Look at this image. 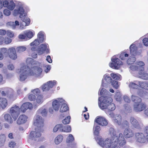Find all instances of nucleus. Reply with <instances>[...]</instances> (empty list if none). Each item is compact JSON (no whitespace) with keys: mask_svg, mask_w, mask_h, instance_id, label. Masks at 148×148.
Masks as SVG:
<instances>
[{"mask_svg":"<svg viewBox=\"0 0 148 148\" xmlns=\"http://www.w3.org/2000/svg\"><path fill=\"white\" fill-rule=\"evenodd\" d=\"M121 121L122 118L121 116H118L116 118L114 119V122L119 125L121 124Z\"/></svg>","mask_w":148,"mask_h":148,"instance_id":"obj_45","label":"nucleus"},{"mask_svg":"<svg viewBox=\"0 0 148 148\" xmlns=\"http://www.w3.org/2000/svg\"><path fill=\"white\" fill-rule=\"evenodd\" d=\"M143 42L145 46H148V38H144L143 40Z\"/></svg>","mask_w":148,"mask_h":148,"instance_id":"obj_52","label":"nucleus"},{"mask_svg":"<svg viewBox=\"0 0 148 148\" xmlns=\"http://www.w3.org/2000/svg\"><path fill=\"white\" fill-rule=\"evenodd\" d=\"M136 82H138V81H134V82L130 83L129 86L130 88L136 89L138 88V83Z\"/></svg>","mask_w":148,"mask_h":148,"instance_id":"obj_29","label":"nucleus"},{"mask_svg":"<svg viewBox=\"0 0 148 148\" xmlns=\"http://www.w3.org/2000/svg\"><path fill=\"white\" fill-rule=\"evenodd\" d=\"M71 117L69 116H68L64 119L62 120V123L64 124H69L70 121Z\"/></svg>","mask_w":148,"mask_h":148,"instance_id":"obj_41","label":"nucleus"},{"mask_svg":"<svg viewBox=\"0 0 148 148\" xmlns=\"http://www.w3.org/2000/svg\"><path fill=\"white\" fill-rule=\"evenodd\" d=\"M134 135V132L130 129H125L123 132L124 136L126 138H129L132 137Z\"/></svg>","mask_w":148,"mask_h":148,"instance_id":"obj_21","label":"nucleus"},{"mask_svg":"<svg viewBox=\"0 0 148 148\" xmlns=\"http://www.w3.org/2000/svg\"><path fill=\"white\" fill-rule=\"evenodd\" d=\"M21 111L20 108L16 105L10 108V112L14 121L16 120Z\"/></svg>","mask_w":148,"mask_h":148,"instance_id":"obj_11","label":"nucleus"},{"mask_svg":"<svg viewBox=\"0 0 148 148\" xmlns=\"http://www.w3.org/2000/svg\"><path fill=\"white\" fill-rule=\"evenodd\" d=\"M129 55V54L127 53L126 52H124L120 54L119 58L122 60H126Z\"/></svg>","mask_w":148,"mask_h":148,"instance_id":"obj_31","label":"nucleus"},{"mask_svg":"<svg viewBox=\"0 0 148 148\" xmlns=\"http://www.w3.org/2000/svg\"><path fill=\"white\" fill-rule=\"evenodd\" d=\"M49 45L47 43L41 44L38 49L37 52L38 55H41L45 52L48 53L49 52V50L48 48Z\"/></svg>","mask_w":148,"mask_h":148,"instance_id":"obj_12","label":"nucleus"},{"mask_svg":"<svg viewBox=\"0 0 148 148\" xmlns=\"http://www.w3.org/2000/svg\"><path fill=\"white\" fill-rule=\"evenodd\" d=\"M64 101L63 103L61 104V108L60 109V111L61 112H65L69 110V108L67 105L64 103Z\"/></svg>","mask_w":148,"mask_h":148,"instance_id":"obj_27","label":"nucleus"},{"mask_svg":"<svg viewBox=\"0 0 148 148\" xmlns=\"http://www.w3.org/2000/svg\"><path fill=\"white\" fill-rule=\"evenodd\" d=\"M16 145V143L14 142L11 141L9 144V146L12 148H14Z\"/></svg>","mask_w":148,"mask_h":148,"instance_id":"obj_56","label":"nucleus"},{"mask_svg":"<svg viewBox=\"0 0 148 148\" xmlns=\"http://www.w3.org/2000/svg\"><path fill=\"white\" fill-rule=\"evenodd\" d=\"M23 21L25 22V25L27 26L29 25L30 23V20L29 18H26L25 19H24L23 20Z\"/></svg>","mask_w":148,"mask_h":148,"instance_id":"obj_53","label":"nucleus"},{"mask_svg":"<svg viewBox=\"0 0 148 148\" xmlns=\"http://www.w3.org/2000/svg\"><path fill=\"white\" fill-rule=\"evenodd\" d=\"M110 83H112V85L114 88H115L116 89L118 88L119 85L118 81L114 80L113 81L112 80V82H110Z\"/></svg>","mask_w":148,"mask_h":148,"instance_id":"obj_42","label":"nucleus"},{"mask_svg":"<svg viewBox=\"0 0 148 148\" xmlns=\"http://www.w3.org/2000/svg\"><path fill=\"white\" fill-rule=\"evenodd\" d=\"M136 82L138 83V88L140 87L148 90V82H140L138 81V82Z\"/></svg>","mask_w":148,"mask_h":148,"instance_id":"obj_23","label":"nucleus"},{"mask_svg":"<svg viewBox=\"0 0 148 148\" xmlns=\"http://www.w3.org/2000/svg\"><path fill=\"white\" fill-rule=\"evenodd\" d=\"M95 122L102 126H106L108 124V121L105 118L99 116L96 117Z\"/></svg>","mask_w":148,"mask_h":148,"instance_id":"obj_17","label":"nucleus"},{"mask_svg":"<svg viewBox=\"0 0 148 148\" xmlns=\"http://www.w3.org/2000/svg\"><path fill=\"white\" fill-rule=\"evenodd\" d=\"M56 81L55 80L48 82L47 84H44L42 86V89L43 91H48L50 88H52L56 84Z\"/></svg>","mask_w":148,"mask_h":148,"instance_id":"obj_15","label":"nucleus"},{"mask_svg":"<svg viewBox=\"0 0 148 148\" xmlns=\"http://www.w3.org/2000/svg\"><path fill=\"white\" fill-rule=\"evenodd\" d=\"M28 99L30 101H34L36 99V96L32 93H29L28 94Z\"/></svg>","mask_w":148,"mask_h":148,"instance_id":"obj_38","label":"nucleus"},{"mask_svg":"<svg viewBox=\"0 0 148 148\" xmlns=\"http://www.w3.org/2000/svg\"><path fill=\"white\" fill-rule=\"evenodd\" d=\"M8 105L7 101L6 98L0 97V107L5 108Z\"/></svg>","mask_w":148,"mask_h":148,"instance_id":"obj_24","label":"nucleus"},{"mask_svg":"<svg viewBox=\"0 0 148 148\" xmlns=\"http://www.w3.org/2000/svg\"><path fill=\"white\" fill-rule=\"evenodd\" d=\"M43 96L42 95H38L36 99V102L38 104L41 103L43 101Z\"/></svg>","mask_w":148,"mask_h":148,"instance_id":"obj_34","label":"nucleus"},{"mask_svg":"<svg viewBox=\"0 0 148 148\" xmlns=\"http://www.w3.org/2000/svg\"><path fill=\"white\" fill-rule=\"evenodd\" d=\"M26 48L24 47H19L17 48V52L21 53L25 51L26 50Z\"/></svg>","mask_w":148,"mask_h":148,"instance_id":"obj_47","label":"nucleus"},{"mask_svg":"<svg viewBox=\"0 0 148 148\" xmlns=\"http://www.w3.org/2000/svg\"><path fill=\"white\" fill-rule=\"evenodd\" d=\"M10 11L7 9H4L3 10L4 14L7 16H9L11 14Z\"/></svg>","mask_w":148,"mask_h":148,"instance_id":"obj_51","label":"nucleus"},{"mask_svg":"<svg viewBox=\"0 0 148 148\" xmlns=\"http://www.w3.org/2000/svg\"><path fill=\"white\" fill-rule=\"evenodd\" d=\"M9 3L7 1H5L3 2V5L4 7L7 8L8 5L9 4Z\"/></svg>","mask_w":148,"mask_h":148,"instance_id":"obj_55","label":"nucleus"},{"mask_svg":"<svg viewBox=\"0 0 148 148\" xmlns=\"http://www.w3.org/2000/svg\"><path fill=\"white\" fill-rule=\"evenodd\" d=\"M104 79L108 83L110 82H112V79L111 77L108 75H106L104 76Z\"/></svg>","mask_w":148,"mask_h":148,"instance_id":"obj_48","label":"nucleus"},{"mask_svg":"<svg viewBox=\"0 0 148 148\" xmlns=\"http://www.w3.org/2000/svg\"><path fill=\"white\" fill-rule=\"evenodd\" d=\"M11 115L8 114H6L4 115V119L5 121L10 124H12L13 122V120L11 117Z\"/></svg>","mask_w":148,"mask_h":148,"instance_id":"obj_26","label":"nucleus"},{"mask_svg":"<svg viewBox=\"0 0 148 148\" xmlns=\"http://www.w3.org/2000/svg\"><path fill=\"white\" fill-rule=\"evenodd\" d=\"M1 94L3 96H7L10 99H12L13 97V95H10V96H8V95L9 94V91L8 89L5 90L4 91H2Z\"/></svg>","mask_w":148,"mask_h":148,"instance_id":"obj_30","label":"nucleus"},{"mask_svg":"<svg viewBox=\"0 0 148 148\" xmlns=\"http://www.w3.org/2000/svg\"><path fill=\"white\" fill-rule=\"evenodd\" d=\"M4 42L6 45H8L12 41V40L11 39L6 37H5L4 38Z\"/></svg>","mask_w":148,"mask_h":148,"instance_id":"obj_44","label":"nucleus"},{"mask_svg":"<svg viewBox=\"0 0 148 148\" xmlns=\"http://www.w3.org/2000/svg\"><path fill=\"white\" fill-rule=\"evenodd\" d=\"M58 130L63 132H69L71 131V127L69 125L63 126L62 124H58L54 127L53 131L56 132Z\"/></svg>","mask_w":148,"mask_h":148,"instance_id":"obj_10","label":"nucleus"},{"mask_svg":"<svg viewBox=\"0 0 148 148\" xmlns=\"http://www.w3.org/2000/svg\"><path fill=\"white\" fill-rule=\"evenodd\" d=\"M130 122L133 127L136 128H139L140 127V125L139 123L134 117H130Z\"/></svg>","mask_w":148,"mask_h":148,"instance_id":"obj_20","label":"nucleus"},{"mask_svg":"<svg viewBox=\"0 0 148 148\" xmlns=\"http://www.w3.org/2000/svg\"><path fill=\"white\" fill-rule=\"evenodd\" d=\"M131 99L132 101L134 103V104H137L142 102V100L140 97L132 95L131 96Z\"/></svg>","mask_w":148,"mask_h":148,"instance_id":"obj_25","label":"nucleus"},{"mask_svg":"<svg viewBox=\"0 0 148 148\" xmlns=\"http://www.w3.org/2000/svg\"><path fill=\"white\" fill-rule=\"evenodd\" d=\"M26 36L25 34H20L18 36V38L21 39H25Z\"/></svg>","mask_w":148,"mask_h":148,"instance_id":"obj_58","label":"nucleus"},{"mask_svg":"<svg viewBox=\"0 0 148 148\" xmlns=\"http://www.w3.org/2000/svg\"><path fill=\"white\" fill-rule=\"evenodd\" d=\"M26 62L28 66L31 67V68H34L36 74L38 75H40L42 71V69L39 67L36 66H40V63L34 61L33 59L31 58H28L26 60Z\"/></svg>","mask_w":148,"mask_h":148,"instance_id":"obj_5","label":"nucleus"},{"mask_svg":"<svg viewBox=\"0 0 148 148\" xmlns=\"http://www.w3.org/2000/svg\"><path fill=\"white\" fill-rule=\"evenodd\" d=\"M100 127L99 126H97L95 127V129L94 131V134L95 136V139L97 143L102 147H105L106 148H110L111 146V141L116 139V138L114 137V138H112V139H110L109 138H107L104 141L101 136L99 135V131L100 130Z\"/></svg>","mask_w":148,"mask_h":148,"instance_id":"obj_2","label":"nucleus"},{"mask_svg":"<svg viewBox=\"0 0 148 148\" xmlns=\"http://www.w3.org/2000/svg\"><path fill=\"white\" fill-rule=\"evenodd\" d=\"M31 92L32 94H34V95H39L40 91V90L38 88H36L32 90L31 91Z\"/></svg>","mask_w":148,"mask_h":148,"instance_id":"obj_39","label":"nucleus"},{"mask_svg":"<svg viewBox=\"0 0 148 148\" xmlns=\"http://www.w3.org/2000/svg\"><path fill=\"white\" fill-rule=\"evenodd\" d=\"M25 10L23 7L20 6L17 9H15L14 11L13 14L14 16H16L20 14V17L21 18L24 14Z\"/></svg>","mask_w":148,"mask_h":148,"instance_id":"obj_22","label":"nucleus"},{"mask_svg":"<svg viewBox=\"0 0 148 148\" xmlns=\"http://www.w3.org/2000/svg\"><path fill=\"white\" fill-rule=\"evenodd\" d=\"M112 62L109 64L110 66L112 68L115 69H118L121 65L123 64V63L118 58L113 57L111 58Z\"/></svg>","mask_w":148,"mask_h":148,"instance_id":"obj_9","label":"nucleus"},{"mask_svg":"<svg viewBox=\"0 0 148 148\" xmlns=\"http://www.w3.org/2000/svg\"><path fill=\"white\" fill-rule=\"evenodd\" d=\"M27 117L25 114L21 115L17 121V123L19 125L23 124L27 121Z\"/></svg>","mask_w":148,"mask_h":148,"instance_id":"obj_19","label":"nucleus"},{"mask_svg":"<svg viewBox=\"0 0 148 148\" xmlns=\"http://www.w3.org/2000/svg\"><path fill=\"white\" fill-rule=\"evenodd\" d=\"M145 63L142 61L137 62L135 65H132L130 66V69L133 71H139L138 73L140 77L143 79H148V73L144 71V66Z\"/></svg>","mask_w":148,"mask_h":148,"instance_id":"obj_4","label":"nucleus"},{"mask_svg":"<svg viewBox=\"0 0 148 148\" xmlns=\"http://www.w3.org/2000/svg\"><path fill=\"white\" fill-rule=\"evenodd\" d=\"M5 136L4 134L0 135V145L3 144L5 140Z\"/></svg>","mask_w":148,"mask_h":148,"instance_id":"obj_40","label":"nucleus"},{"mask_svg":"<svg viewBox=\"0 0 148 148\" xmlns=\"http://www.w3.org/2000/svg\"><path fill=\"white\" fill-rule=\"evenodd\" d=\"M38 112L44 117L46 116L47 115V112L46 109H40L38 110Z\"/></svg>","mask_w":148,"mask_h":148,"instance_id":"obj_32","label":"nucleus"},{"mask_svg":"<svg viewBox=\"0 0 148 148\" xmlns=\"http://www.w3.org/2000/svg\"><path fill=\"white\" fill-rule=\"evenodd\" d=\"M125 108L127 112L130 113L132 112V109L131 107L128 106L127 104H125Z\"/></svg>","mask_w":148,"mask_h":148,"instance_id":"obj_46","label":"nucleus"},{"mask_svg":"<svg viewBox=\"0 0 148 148\" xmlns=\"http://www.w3.org/2000/svg\"><path fill=\"white\" fill-rule=\"evenodd\" d=\"M46 60L49 63H51L52 62V60L50 56L49 55L47 56Z\"/></svg>","mask_w":148,"mask_h":148,"instance_id":"obj_59","label":"nucleus"},{"mask_svg":"<svg viewBox=\"0 0 148 148\" xmlns=\"http://www.w3.org/2000/svg\"><path fill=\"white\" fill-rule=\"evenodd\" d=\"M129 49L130 54L133 56H130L127 60V64L130 65L134 63L136 61L135 56L138 54L137 48L135 44H132L130 46Z\"/></svg>","mask_w":148,"mask_h":148,"instance_id":"obj_6","label":"nucleus"},{"mask_svg":"<svg viewBox=\"0 0 148 148\" xmlns=\"http://www.w3.org/2000/svg\"><path fill=\"white\" fill-rule=\"evenodd\" d=\"M6 33L7 35L10 38L13 37L14 36V33L10 30H7Z\"/></svg>","mask_w":148,"mask_h":148,"instance_id":"obj_49","label":"nucleus"},{"mask_svg":"<svg viewBox=\"0 0 148 148\" xmlns=\"http://www.w3.org/2000/svg\"><path fill=\"white\" fill-rule=\"evenodd\" d=\"M7 25L11 27L12 29H15V26L14 25V22H9L7 23Z\"/></svg>","mask_w":148,"mask_h":148,"instance_id":"obj_50","label":"nucleus"},{"mask_svg":"<svg viewBox=\"0 0 148 148\" xmlns=\"http://www.w3.org/2000/svg\"><path fill=\"white\" fill-rule=\"evenodd\" d=\"M6 32L5 30L3 29H0V35L3 36L5 34Z\"/></svg>","mask_w":148,"mask_h":148,"instance_id":"obj_60","label":"nucleus"},{"mask_svg":"<svg viewBox=\"0 0 148 148\" xmlns=\"http://www.w3.org/2000/svg\"><path fill=\"white\" fill-rule=\"evenodd\" d=\"M63 137L61 134L58 135L55 138V143L56 145H58L63 140Z\"/></svg>","mask_w":148,"mask_h":148,"instance_id":"obj_28","label":"nucleus"},{"mask_svg":"<svg viewBox=\"0 0 148 148\" xmlns=\"http://www.w3.org/2000/svg\"><path fill=\"white\" fill-rule=\"evenodd\" d=\"M33 108L32 103L30 102H26L23 103L21 106L20 109L21 112H24L28 109H31Z\"/></svg>","mask_w":148,"mask_h":148,"instance_id":"obj_18","label":"nucleus"},{"mask_svg":"<svg viewBox=\"0 0 148 148\" xmlns=\"http://www.w3.org/2000/svg\"><path fill=\"white\" fill-rule=\"evenodd\" d=\"M1 52L3 53H6L8 49L5 48H3L1 49ZM8 53L9 57L12 60H15L17 58V55L15 48L12 47L9 48L8 50Z\"/></svg>","mask_w":148,"mask_h":148,"instance_id":"obj_8","label":"nucleus"},{"mask_svg":"<svg viewBox=\"0 0 148 148\" xmlns=\"http://www.w3.org/2000/svg\"><path fill=\"white\" fill-rule=\"evenodd\" d=\"M110 75L112 78L114 80H118L120 79V78L119 76L117 75L116 74L114 73H112L110 74Z\"/></svg>","mask_w":148,"mask_h":148,"instance_id":"obj_43","label":"nucleus"},{"mask_svg":"<svg viewBox=\"0 0 148 148\" xmlns=\"http://www.w3.org/2000/svg\"><path fill=\"white\" fill-rule=\"evenodd\" d=\"M25 34L26 36V37H27L29 39L31 38H32L34 35V33L30 31H29L27 32H26L25 33Z\"/></svg>","mask_w":148,"mask_h":148,"instance_id":"obj_37","label":"nucleus"},{"mask_svg":"<svg viewBox=\"0 0 148 148\" xmlns=\"http://www.w3.org/2000/svg\"><path fill=\"white\" fill-rule=\"evenodd\" d=\"M99 100L101 101L99 106L102 109H106L110 111L115 109V105L112 103V99L109 95L101 96L99 98Z\"/></svg>","mask_w":148,"mask_h":148,"instance_id":"obj_3","label":"nucleus"},{"mask_svg":"<svg viewBox=\"0 0 148 148\" xmlns=\"http://www.w3.org/2000/svg\"><path fill=\"white\" fill-rule=\"evenodd\" d=\"M33 124L37 127L35 131H32L30 134V138L34 141L36 140L41 136V132H42L43 130L42 128L44 126V120L42 117L39 115H36L33 120Z\"/></svg>","mask_w":148,"mask_h":148,"instance_id":"obj_1","label":"nucleus"},{"mask_svg":"<svg viewBox=\"0 0 148 148\" xmlns=\"http://www.w3.org/2000/svg\"><path fill=\"white\" fill-rule=\"evenodd\" d=\"M74 140V138L71 134H69L66 139V142L67 143H72Z\"/></svg>","mask_w":148,"mask_h":148,"instance_id":"obj_33","label":"nucleus"},{"mask_svg":"<svg viewBox=\"0 0 148 148\" xmlns=\"http://www.w3.org/2000/svg\"><path fill=\"white\" fill-rule=\"evenodd\" d=\"M135 139L137 142L139 143H144L146 142L145 136L142 133H135Z\"/></svg>","mask_w":148,"mask_h":148,"instance_id":"obj_14","label":"nucleus"},{"mask_svg":"<svg viewBox=\"0 0 148 148\" xmlns=\"http://www.w3.org/2000/svg\"><path fill=\"white\" fill-rule=\"evenodd\" d=\"M146 107V105L141 102L134 104V110L136 112H140L144 110Z\"/></svg>","mask_w":148,"mask_h":148,"instance_id":"obj_16","label":"nucleus"},{"mask_svg":"<svg viewBox=\"0 0 148 148\" xmlns=\"http://www.w3.org/2000/svg\"><path fill=\"white\" fill-rule=\"evenodd\" d=\"M123 126L125 127H129V123L127 121H124L123 123Z\"/></svg>","mask_w":148,"mask_h":148,"instance_id":"obj_54","label":"nucleus"},{"mask_svg":"<svg viewBox=\"0 0 148 148\" xmlns=\"http://www.w3.org/2000/svg\"><path fill=\"white\" fill-rule=\"evenodd\" d=\"M8 69L10 70H12L14 69V66L12 64H10L8 66Z\"/></svg>","mask_w":148,"mask_h":148,"instance_id":"obj_62","label":"nucleus"},{"mask_svg":"<svg viewBox=\"0 0 148 148\" xmlns=\"http://www.w3.org/2000/svg\"><path fill=\"white\" fill-rule=\"evenodd\" d=\"M38 36L40 42H42L45 40L44 35L41 32H39L38 34Z\"/></svg>","mask_w":148,"mask_h":148,"instance_id":"obj_35","label":"nucleus"},{"mask_svg":"<svg viewBox=\"0 0 148 148\" xmlns=\"http://www.w3.org/2000/svg\"><path fill=\"white\" fill-rule=\"evenodd\" d=\"M64 100L62 98H58L54 100L52 103V106L53 109L56 111L59 110L60 105H61Z\"/></svg>","mask_w":148,"mask_h":148,"instance_id":"obj_13","label":"nucleus"},{"mask_svg":"<svg viewBox=\"0 0 148 148\" xmlns=\"http://www.w3.org/2000/svg\"><path fill=\"white\" fill-rule=\"evenodd\" d=\"M144 132L146 135H148V126H146L144 127Z\"/></svg>","mask_w":148,"mask_h":148,"instance_id":"obj_57","label":"nucleus"},{"mask_svg":"<svg viewBox=\"0 0 148 148\" xmlns=\"http://www.w3.org/2000/svg\"><path fill=\"white\" fill-rule=\"evenodd\" d=\"M124 100L126 102H129L130 100L129 97L127 96H124L123 98Z\"/></svg>","mask_w":148,"mask_h":148,"instance_id":"obj_63","label":"nucleus"},{"mask_svg":"<svg viewBox=\"0 0 148 148\" xmlns=\"http://www.w3.org/2000/svg\"><path fill=\"white\" fill-rule=\"evenodd\" d=\"M4 38L2 36H0V45H1L3 44L4 42Z\"/></svg>","mask_w":148,"mask_h":148,"instance_id":"obj_61","label":"nucleus"},{"mask_svg":"<svg viewBox=\"0 0 148 148\" xmlns=\"http://www.w3.org/2000/svg\"><path fill=\"white\" fill-rule=\"evenodd\" d=\"M15 7V3L13 1H11L10 2L7 8L10 10H12L14 9Z\"/></svg>","mask_w":148,"mask_h":148,"instance_id":"obj_36","label":"nucleus"},{"mask_svg":"<svg viewBox=\"0 0 148 148\" xmlns=\"http://www.w3.org/2000/svg\"><path fill=\"white\" fill-rule=\"evenodd\" d=\"M144 113L146 116L148 117V108L144 110Z\"/></svg>","mask_w":148,"mask_h":148,"instance_id":"obj_64","label":"nucleus"},{"mask_svg":"<svg viewBox=\"0 0 148 148\" xmlns=\"http://www.w3.org/2000/svg\"><path fill=\"white\" fill-rule=\"evenodd\" d=\"M29 67L28 66L24 65L21 67L19 71L21 73L20 75V80L24 81L27 79V75H31Z\"/></svg>","mask_w":148,"mask_h":148,"instance_id":"obj_7","label":"nucleus"}]
</instances>
